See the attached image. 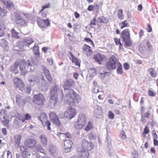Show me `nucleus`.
Here are the masks:
<instances>
[{
    "mask_svg": "<svg viewBox=\"0 0 158 158\" xmlns=\"http://www.w3.org/2000/svg\"><path fill=\"white\" fill-rule=\"evenodd\" d=\"M72 93L66 94L64 97L65 102L71 107H75L81 101V97L73 89ZM77 114L76 109L72 107H69L64 113V116L71 119L75 116Z\"/></svg>",
    "mask_w": 158,
    "mask_h": 158,
    "instance_id": "1",
    "label": "nucleus"
},
{
    "mask_svg": "<svg viewBox=\"0 0 158 158\" xmlns=\"http://www.w3.org/2000/svg\"><path fill=\"white\" fill-rule=\"evenodd\" d=\"M18 64L21 74L23 75H25L28 72L33 71L34 69V67L31 63H27L24 59L18 61Z\"/></svg>",
    "mask_w": 158,
    "mask_h": 158,
    "instance_id": "2",
    "label": "nucleus"
},
{
    "mask_svg": "<svg viewBox=\"0 0 158 158\" xmlns=\"http://www.w3.org/2000/svg\"><path fill=\"white\" fill-rule=\"evenodd\" d=\"M122 38L125 45L127 46H132V42L130 37V30L128 28L125 29L122 31L121 33Z\"/></svg>",
    "mask_w": 158,
    "mask_h": 158,
    "instance_id": "3",
    "label": "nucleus"
},
{
    "mask_svg": "<svg viewBox=\"0 0 158 158\" xmlns=\"http://www.w3.org/2000/svg\"><path fill=\"white\" fill-rule=\"evenodd\" d=\"M118 59L114 55H112L109 60L106 63V67L108 70H111L116 68L119 63Z\"/></svg>",
    "mask_w": 158,
    "mask_h": 158,
    "instance_id": "4",
    "label": "nucleus"
},
{
    "mask_svg": "<svg viewBox=\"0 0 158 158\" xmlns=\"http://www.w3.org/2000/svg\"><path fill=\"white\" fill-rule=\"evenodd\" d=\"M86 123V118L84 114H80L74 127L77 130H80L85 127Z\"/></svg>",
    "mask_w": 158,
    "mask_h": 158,
    "instance_id": "5",
    "label": "nucleus"
},
{
    "mask_svg": "<svg viewBox=\"0 0 158 158\" xmlns=\"http://www.w3.org/2000/svg\"><path fill=\"white\" fill-rule=\"evenodd\" d=\"M38 118L40 120L44 127H47V129L51 131V128L50 126L51 125V123L49 120L47 119L48 117L45 113H43L41 114L38 117Z\"/></svg>",
    "mask_w": 158,
    "mask_h": 158,
    "instance_id": "6",
    "label": "nucleus"
},
{
    "mask_svg": "<svg viewBox=\"0 0 158 158\" xmlns=\"http://www.w3.org/2000/svg\"><path fill=\"white\" fill-rule=\"evenodd\" d=\"M57 96V86L55 85L51 88L50 94V100L51 102L53 103L54 105H55L58 102Z\"/></svg>",
    "mask_w": 158,
    "mask_h": 158,
    "instance_id": "7",
    "label": "nucleus"
},
{
    "mask_svg": "<svg viewBox=\"0 0 158 158\" xmlns=\"http://www.w3.org/2000/svg\"><path fill=\"white\" fill-rule=\"evenodd\" d=\"M33 98L34 102L39 105H44L45 102L44 96L43 94L40 93L34 95Z\"/></svg>",
    "mask_w": 158,
    "mask_h": 158,
    "instance_id": "8",
    "label": "nucleus"
},
{
    "mask_svg": "<svg viewBox=\"0 0 158 158\" xmlns=\"http://www.w3.org/2000/svg\"><path fill=\"white\" fill-rule=\"evenodd\" d=\"M37 23L39 27L42 29L46 28L51 25L50 20L48 18L44 20L39 18L37 20Z\"/></svg>",
    "mask_w": 158,
    "mask_h": 158,
    "instance_id": "9",
    "label": "nucleus"
},
{
    "mask_svg": "<svg viewBox=\"0 0 158 158\" xmlns=\"http://www.w3.org/2000/svg\"><path fill=\"white\" fill-rule=\"evenodd\" d=\"M81 146L83 148L82 149L88 151H91L94 149V147L92 142H88L85 139L82 140Z\"/></svg>",
    "mask_w": 158,
    "mask_h": 158,
    "instance_id": "10",
    "label": "nucleus"
},
{
    "mask_svg": "<svg viewBox=\"0 0 158 158\" xmlns=\"http://www.w3.org/2000/svg\"><path fill=\"white\" fill-rule=\"evenodd\" d=\"M37 141L34 139L32 138H28L25 140L24 145L26 147L29 148H34L37 144Z\"/></svg>",
    "mask_w": 158,
    "mask_h": 158,
    "instance_id": "11",
    "label": "nucleus"
},
{
    "mask_svg": "<svg viewBox=\"0 0 158 158\" xmlns=\"http://www.w3.org/2000/svg\"><path fill=\"white\" fill-rule=\"evenodd\" d=\"M93 59L98 62L99 64H101L107 59L106 56L100 54V53H97L93 56Z\"/></svg>",
    "mask_w": 158,
    "mask_h": 158,
    "instance_id": "12",
    "label": "nucleus"
},
{
    "mask_svg": "<svg viewBox=\"0 0 158 158\" xmlns=\"http://www.w3.org/2000/svg\"><path fill=\"white\" fill-rule=\"evenodd\" d=\"M64 149L66 152H70L74 145L73 142L71 139H65L64 141Z\"/></svg>",
    "mask_w": 158,
    "mask_h": 158,
    "instance_id": "13",
    "label": "nucleus"
},
{
    "mask_svg": "<svg viewBox=\"0 0 158 158\" xmlns=\"http://www.w3.org/2000/svg\"><path fill=\"white\" fill-rule=\"evenodd\" d=\"M49 117L50 120L53 124L58 126L60 125V122L56 113L54 112H51L49 114Z\"/></svg>",
    "mask_w": 158,
    "mask_h": 158,
    "instance_id": "14",
    "label": "nucleus"
},
{
    "mask_svg": "<svg viewBox=\"0 0 158 158\" xmlns=\"http://www.w3.org/2000/svg\"><path fill=\"white\" fill-rule=\"evenodd\" d=\"M63 83L64 90H67L74 85L75 82L73 79H67L64 81Z\"/></svg>",
    "mask_w": 158,
    "mask_h": 158,
    "instance_id": "15",
    "label": "nucleus"
},
{
    "mask_svg": "<svg viewBox=\"0 0 158 158\" xmlns=\"http://www.w3.org/2000/svg\"><path fill=\"white\" fill-rule=\"evenodd\" d=\"M21 153L23 158H27L31 154L29 151L28 148L24 145H21L19 147Z\"/></svg>",
    "mask_w": 158,
    "mask_h": 158,
    "instance_id": "16",
    "label": "nucleus"
},
{
    "mask_svg": "<svg viewBox=\"0 0 158 158\" xmlns=\"http://www.w3.org/2000/svg\"><path fill=\"white\" fill-rule=\"evenodd\" d=\"M83 52L86 54L87 56H89L92 54L93 51L91 47L85 44L82 47Z\"/></svg>",
    "mask_w": 158,
    "mask_h": 158,
    "instance_id": "17",
    "label": "nucleus"
},
{
    "mask_svg": "<svg viewBox=\"0 0 158 158\" xmlns=\"http://www.w3.org/2000/svg\"><path fill=\"white\" fill-rule=\"evenodd\" d=\"M13 82L14 84L20 89H21L24 88V82L19 78L16 77L14 78Z\"/></svg>",
    "mask_w": 158,
    "mask_h": 158,
    "instance_id": "18",
    "label": "nucleus"
},
{
    "mask_svg": "<svg viewBox=\"0 0 158 158\" xmlns=\"http://www.w3.org/2000/svg\"><path fill=\"white\" fill-rule=\"evenodd\" d=\"M2 3L6 6L9 10L15 9V5L12 1L10 0H2Z\"/></svg>",
    "mask_w": 158,
    "mask_h": 158,
    "instance_id": "19",
    "label": "nucleus"
},
{
    "mask_svg": "<svg viewBox=\"0 0 158 158\" xmlns=\"http://www.w3.org/2000/svg\"><path fill=\"white\" fill-rule=\"evenodd\" d=\"M78 158H88L89 153L88 151L83 149L77 151Z\"/></svg>",
    "mask_w": 158,
    "mask_h": 158,
    "instance_id": "20",
    "label": "nucleus"
},
{
    "mask_svg": "<svg viewBox=\"0 0 158 158\" xmlns=\"http://www.w3.org/2000/svg\"><path fill=\"white\" fill-rule=\"evenodd\" d=\"M18 61H16L14 64L12 65L9 69L10 71L15 74L18 73Z\"/></svg>",
    "mask_w": 158,
    "mask_h": 158,
    "instance_id": "21",
    "label": "nucleus"
},
{
    "mask_svg": "<svg viewBox=\"0 0 158 158\" xmlns=\"http://www.w3.org/2000/svg\"><path fill=\"white\" fill-rule=\"evenodd\" d=\"M69 53L71 56V57H69L70 60L73 63H75L76 66L79 67L80 65V61L79 60L77 57L75 56L71 52H69Z\"/></svg>",
    "mask_w": 158,
    "mask_h": 158,
    "instance_id": "22",
    "label": "nucleus"
},
{
    "mask_svg": "<svg viewBox=\"0 0 158 158\" xmlns=\"http://www.w3.org/2000/svg\"><path fill=\"white\" fill-rule=\"evenodd\" d=\"M43 72L48 82L49 83H52L53 80L49 70L46 68H44L43 69Z\"/></svg>",
    "mask_w": 158,
    "mask_h": 158,
    "instance_id": "23",
    "label": "nucleus"
},
{
    "mask_svg": "<svg viewBox=\"0 0 158 158\" xmlns=\"http://www.w3.org/2000/svg\"><path fill=\"white\" fill-rule=\"evenodd\" d=\"M39 139L40 143L44 146L45 147L48 143V139L46 135L44 134H42L39 137Z\"/></svg>",
    "mask_w": 158,
    "mask_h": 158,
    "instance_id": "24",
    "label": "nucleus"
},
{
    "mask_svg": "<svg viewBox=\"0 0 158 158\" xmlns=\"http://www.w3.org/2000/svg\"><path fill=\"white\" fill-rule=\"evenodd\" d=\"M32 51L35 56L37 57H40V51L39 47L37 44H35L32 48Z\"/></svg>",
    "mask_w": 158,
    "mask_h": 158,
    "instance_id": "25",
    "label": "nucleus"
},
{
    "mask_svg": "<svg viewBox=\"0 0 158 158\" xmlns=\"http://www.w3.org/2000/svg\"><path fill=\"white\" fill-rule=\"evenodd\" d=\"M34 40L30 38H27L23 40V44L24 46H29V45L33 43Z\"/></svg>",
    "mask_w": 158,
    "mask_h": 158,
    "instance_id": "26",
    "label": "nucleus"
},
{
    "mask_svg": "<svg viewBox=\"0 0 158 158\" xmlns=\"http://www.w3.org/2000/svg\"><path fill=\"white\" fill-rule=\"evenodd\" d=\"M35 149L38 152L44 154L45 153V151L40 144H38L35 145Z\"/></svg>",
    "mask_w": 158,
    "mask_h": 158,
    "instance_id": "27",
    "label": "nucleus"
},
{
    "mask_svg": "<svg viewBox=\"0 0 158 158\" xmlns=\"http://www.w3.org/2000/svg\"><path fill=\"white\" fill-rule=\"evenodd\" d=\"M16 23L20 26H27V23L26 21L23 19H17L16 20Z\"/></svg>",
    "mask_w": 158,
    "mask_h": 158,
    "instance_id": "28",
    "label": "nucleus"
},
{
    "mask_svg": "<svg viewBox=\"0 0 158 158\" xmlns=\"http://www.w3.org/2000/svg\"><path fill=\"white\" fill-rule=\"evenodd\" d=\"M119 26H120L121 29H123L125 27H129V25L128 23V21L126 20L119 23Z\"/></svg>",
    "mask_w": 158,
    "mask_h": 158,
    "instance_id": "29",
    "label": "nucleus"
},
{
    "mask_svg": "<svg viewBox=\"0 0 158 158\" xmlns=\"http://www.w3.org/2000/svg\"><path fill=\"white\" fill-rule=\"evenodd\" d=\"M58 135L60 137L62 136H65L66 138L68 139H71L72 137V135L69 132H66V133L59 132L58 133Z\"/></svg>",
    "mask_w": 158,
    "mask_h": 158,
    "instance_id": "30",
    "label": "nucleus"
},
{
    "mask_svg": "<svg viewBox=\"0 0 158 158\" xmlns=\"http://www.w3.org/2000/svg\"><path fill=\"white\" fill-rule=\"evenodd\" d=\"M98 19L99 20L100 23H106L109 22V20L108 18L104 16L99 17L98 18Z\"/></svg>",
    "mask_w": 158,
    "mask_h": 158,
    "instance_id": "31",
    "label": "nucleus"
},
{
    "mask_svg": "<svg viewBox=\"0 0 158 158\" xmlns=\"http://www.w3.org/2000/svg\"><path fill=\"white\" fill-rule=\"evenodd\" d=\"M114 40L116 45H119V49L121 50L123 49V44L121 42V40L120 39L115 38L114 39Z\"/></svg>",
    "mask_w": 158,
    "mask_h": 158,
    "instance_id": "32",
    "label": "nucleus"
},
{
    "mask_svg": "<svg viewBox=\"0 0 158 158\" xmlns=\"http://www.w3.org/2000/svg\"><path fill=\"white\" fill-rule=\"evenodd\" d=\"M148 71L151 76L153 78H155L157 76V74L155 72V69L153 68H149L148 69Z\"/></svg>",
    "mask_w": 158,
    "mask_h": 158,
    "instance_id": "33",
    "label": "nucleus"
},
{
    "mask_svg": "<svg viewBox=\"0 0 158 158\" xmlns=\"http://www.w3.org/2000/svg\"><path fill=\"white\" fill-rule=\"evenodd\" d=\"M8 12L7 10L5 9L4 8H2V7L0 6V16L2 17H3L6 16L7 15V12Z\"/></svg>",
    "mask_w": 158,
    "mask_h": 158,
    "instance_id": "34",
    "label": "nucleus"
},
{
    "mask_svg": "<svg viewBox=\"0 0 158 158\" xmlns=\"http://www.w3.org/2000/svg\"><path fill=\"white\" fill-rule=\"evenodd\" d=\"M24 118L19 119L23 123L25 122L26 120L31 119V116L29 114H26L24 115Z\"/></svg>",
    "mask_w": 158,
    "mask_h": 158,
    "instance_id": "35",
    "label": "nucleus"
},
{
    "mask_svg": "<svg viewBox=\"0 0 158 158\" xmlns=\"http://www.w3.org/2000/svg\"><path fill=\"white\" fill-rule=\"evenodd\" d=\"M118 68L117 69V73L118 74H122L123 72L122 64L119 62L117 64Z\"/></svg>",
    "mask_w": 158,
    "mask_h": 158,
    "instance_id": "36",
    "label": "nucleus"
},
{
    "mask_svg": "<svg viewBox=\"0 0 158 158\" xmlns=\"http://www.w3.org/2000/svg\"><path fill=\"white\" fill-rule=\"evenodd\" d=\"M10 121V120L7 119L6 117L5 118L2 119L1 120L3 126H6L7 127H9V123Z\"/></svg>",
    "mask_w": 158,
    "mask_h": 158,
    "instance_id": "37",
    "label": "nucleus"
},
{
    "mask_svg": "<svg viewBox=\"0 0 158 158\" xmlns=\"http://www.w3.org/2000/svg\"><path fill=\"white\" fill-rule=\"evenodd\" d=\"M15 142V144L19 145L20 143L21 136L20 135H16L14 136Z\"/></svg>",
    "mask_w": 158,
    "mask_h": 158,
    "instance_id": "38",
    "label": "nucleus"
},
{
    "mask_svg": "<svg viewBox=\"0 0 158 158\" xmlns=\"http://www.w3.org/2000/svg\"><path fill=\"white\" fill-rule=\"evenodd\" d=\"M93 128V123L91 121H89L86 127L85 128V131H88L91 130Z\"/></svg>",
    "mask_w": 158,
    "mask_h": 158,
    "instance_id": "39",
    "label": "nucleus"
},
{
    "mask_svg": "<svg viewBox=\"0 0 158 158\" xmlns=\"http://www.w3.org/2000/svg\"><path fill=\"white\" fill-rule=\"evenodd\" d=\"M97 22V18L96 17H94L93 19L91 20L89 25L90 27H92L96 25Z\"/></svg>",
    "mask_w": 158,
    "mask_h": 158,
    "instance_id": "40",
    "label": "nucleus"
},
{
    "mask_svg": "<svg viewBox=\"0 0 158 158\" xmlns=\"http://www.w3.org/2000/svg\"><path fill=\"white\" fill-rule=\"evenodd\" d=\"M123 11L122 9H119L118 10L117 16L120 20H123L124 18V15L123 14Z\"/></svg>",
    "mask_w": 158,
    "mask_h": 158,
    "instance_id": "41",
    "label": "nucleus"
},
{
    "mask_svg": "<svg viewBox=\"0 0 158 158\" xmlns=\"http://www.w3.org/2000/svg\"><path fill=\"white\" fill-rule=\"evenodd\" d=\"M6 111L5 110L2 109L0 112V119L1 120L6 117Z\"/></svg>",
    "mask_w": 158,
    "mask_h": 158,
    "instance_id": "42",
    "label": "nucleus"
},
{
    "mask_svg": "<svg viewBox=\"0 0 158 158\" xmlns=\"http://www.w3.org/2000/svg\"><path fill=\"white\" fill-rule=\"evenodd\" d=\"M51 7V4L49 3H48L42 6V9L40 10V12H41L45 9L49 8Z\"/></svg>",
    "mask_w": 158,
    "mask_h": 158,
    "instance_id": "43",
    "label": "nucleus"
},
{
    "mask_svg": "<svg viewBox=\"0 0 158 158\" xmlns=\"http://www.w3.org/2000/svg\"><path fill=\"white\" fill-rule=\"evenodd\" d=\"M39 78V77L36 76V77H34L33 78L34 80H33L32 79H29V81L30 82H31L34 81V82H37V83H38L40 82Z\"/></svg>",
    "mask_w": 158,
    "mask_h": 158,
    "instance_id": "44",
    "label": "nucleus"
},
{
    "mask_svg": "<svg viewBox=\"0 0 158 158\" xmlns=\"http://www.w3.org/2000/svg\"><path fill=\"white\" fill-rule=\"evenodd\" d=\"M11 32L13 37L16 38H19L18 35V33H17L14 29H12L11 30Z\"/></svg>",
    "mask_w": 158,
    "mask_h": 158,
    "instance_id": "45",
    "label": "nucleus"
},
{
    "mask_svg": "<svg viewBox=\"0 0 158 158\" xmlns=\"http://www.w3.org/2000/svg\"><path fill=\"white\" fill-rule=\"evenodd\" d=\"M84 41H85L86 42H90V44L93 47H94V44L93 41L89 38H85L84 39Z\"/></svg>",
    "mask_w": 158,
    "mask_h": 158,
    "instance_id": "46",
    "label": "nucleus"
},
{
    "mask_svg": "<svg viewBox=\"0 0 158 158\" xmlns=\"http://www.w3.org/2000/svg\"><path fill=\"white\" fill-rule=\"evenodd\" d=\"M49 151L51 154H53L56 152V150L55 147H51L50 148Z\"/></svg>",
    "mask_w": 158,
    "mask_h": 158,
    "instance_id": "47",
    "label": "nucleus"
},
{
    "mask_svg": "<svg viewBox=\"0 0 158 158\" xmlns=\"http://www.w3.org/2000/svg\"><path fill=\"white\" fill-rule=\"evenodd\" d=\"M109 118L113 119L114 118V115L111 111H109L108 114Z\"/></svg>",
    "mask_w": 158,
    "mask_h": 158,
    "instance_id": "48",
    "label": "nucleus"
},
{
    "mask_svg": "<svg viewBox=\"0 0 158 158\" xmlns=\"http://www.w3.org/2000/svg\"><path fill=\"white\" fill-rule=\"evenodd\" d=\"M148 95L151 97H154L156 95V92L154 91L149 90L148 91Z\"/></svg>",
    "mask_w": 158,
    "mask_h": 158,
    "instance_id": "49",
    "label": "nucleus"
},
{
    "mask_svg": "<svg viewBox=\"0 0 158 158\" xmlns=\"http://www.w3.org/2000/svg\"><path fill=\"white\" fill-rule=\"evenodd\" d=\"M120 136L123 139H125L126 137L125 132L123 131L121 132Z\"/></svg>",
    "mask_w": 158,
    "mask_h": 158,
    "instance_id": "50",
    "label": "nucleus"
},
{
    "mask_svg": "<svg viewBox=\"0 0 158 158\" xmlns=\"http://www.w3.org/2000/svg\"><path fill=\"white\" fill-rule=\"evenodd\" d=\"M147 45L148 46V48L149 51H151L152 50V45L150 43L149 41H148L147 42Z\"/></svg>",
    "mask_w": 158,
    "mask_h": 158,
    "instance_id": "51",
    "label": "nucleus"
},
{
    "mask_svg": "<svg viewBox=\"0 0 158 158\" xmlns=\"http://www.w3.org/2000/svg\"><path fill=\"white\" fill-rule=\"evenodd\" d=\"M94 6L95 9L97 10H98L100 6V5L96 2H94Z\"/></svg>",
    "mask_w": 158,
    "mask_h": 158,
    "instance_id": "52",
    "label": "nucleus"
},
{
    "mask_svg": "<svg viewBox=\"0 0 158 158\" xmlns=\"http://www.w3.org/2000/svg\"><path fill=\"white\" fill-rule=\"evenodd\" d=\"M22 98V96L19 95L17 96L16 98V102L17 103H19V104H20V101L21 100V99Z\"/></svg>",
    "mask_w": 158,
    "mask_h": 158,
    "instance_id": "53",
    "label": "nucleus"
},
{
    "mask_svg": "<svg viewBox=\"0 0 158 158\" xmlns=\"http://www.w3.org/2000/svg\"><path fill=\"white\" fill-rule=\"evenodd\" d=\"M123 67L124 69H125V70H127L130 68L129 65L128 63H125L123 64Z\"/></svg>",
    "mask_w": 158,
    "mask_h": 158,
    "instance_id": "54",
    "label": "nucleus"
},
{
    "mask_svg": "<svg viewBox=\"0 0 158 158\" xmlns=\"http://www.w3.org/2000/svg\"><path fill=\"white\" fill-rule=\"evenodd\" d=\"M149 132V128L148 127L146 126L144 128V131L143 132V133L145 134H148Z\"/></svg>",
    "mask_w": 158,
    "mask_h": 158,
    "instance_id": "55",
    "label": "nucleus"
},
{
    "mask_svg": "<svg viewBox=\"0 0 158 158\" xmlns=\"http://www.w3.org/2000/svg\"><path fill=\"white\" fill-rule=\"evenodd\" d=\"M0 25H1V24L0 23ZM3 26V25H2V26L0 27V37H2L4 35V32L3 31L1 28V27Z\"/></svg>",
    "mask_w": 158,
    "mask_h": 158,
    "instance_id": "56",
    "label": "nucleus"
},
{
    "mask_svg": "<svg viewBox=\"0 0 158 158\" xmlns=\"http://www.w3.org/2000/svg\"><path fill=\"white\" fill-rule=\"evenodd\" d=\"M94 9L93 5H89L87 8V10L89 11H93Z\"/></svg>",
    "mask_w": 158,
    "mask_h": 158,
    "instance_id": "57",
    "label": "nucleus"
},
{
    "mask_svg": "<svg viewBox=\"0 0 158 158\" xmlns=\"http://www.w3.org/2000/svg\"><path fill=\"white\" fill-rule=\"evenodd\" d=\"M148 29H147V31L148 32H150L152 31V29L151 26L150 24H147Z\"/></svg>",
    "mask_w": 158,
    "mask_h": 158,
    "instance_id": "58",
    "label": "nucleus"
},
{
    "mask_svg": "<svg viewBox=\"0 0 158 158\" xmlns=\"http://www.w3.org/2000/svg\"><path fill=\"white\" fill-rule=\"evenodd\" d=\"M2 132L4 135H6L7 134V130L6 128H2Z\"/></svg>",
    "mask_w": 158,
    "mask_h": 158,
    "instance_id": "59",
    "label": "nucleus"
},
{
    "mask_svg": "<svg viewBox=\"0 0 158 158\" xmlns=\"http://www.w3.org/2000/svg\"><path fill=\"white\" fill-rule=\"evenodd\" d=\"M7 158H12L11 153L9 150L7 151Z\"/></svg>",
    "mask_w": 158,
    "mask_h": 158,
    "instance_id": "60",
    "label": "nucleus"
},
{
    "mask_svg": "<svg viewBox=\"0 0 158 158\" xmlns=\"http://www.w3.org/2000/svg\"><path fill=\"white\" fill-rule=\"evenodd\" d=\"M144 32L143 29H140V32L139 33V35L140 37H142L144 35Z\"/></svg>",
    "mask_w": 158,
    "mask_h": 158,
    "instance_id": "61",
    "label": "nucleus"
},
{
    "mask_svg": "<svg viewBox=\"0 0 158 158\" xmlns=\"http://www.w3.org/2000/svg\"><path fill=\"white\" fill-rule=\"evenodd\" d=\"M150 114L149 112H146L145 114H144V117L149 118H150Z\"/></svg>",
    "mask_w": 158,
    "mask_h": 158,
    "instance_id": "62",
    "label": "nucleus"
},
{
    "mask_svg": "<svg viewBox=\"0 0 158 158\" xmlns=\"http://www.w3.org/2000/svg\"><path fill=\"white\" fill-rule=\"evenodd\" d=\"M154 144L155 146H158V141L156 139H153Z\"/></svg>",
    "mask_w": 158,
    "mask_h": 158,
    "instance_id": "63",
    "label": "nucleus"
},
{
    "mask_svg": "<svg viewBox=\"0 0 158 158\" xmlns=\"http://www.w3.org/2000/svg\"><path fill=\"white\" fill-rule=\"evenodd\" d=\"M48 62L51 64H52L53 62V60L51 58H48L47 59Z\"/></svg>",
    "mask_w": 158,
    "mask_h": 158,
    "instance_id": "64",
    "label": "nucleus"
}]
</instances>
